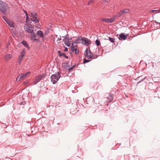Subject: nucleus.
<instances>
[{"label":"nucleus","mask_w":160,"mask_h":160,"mask_svg":"<svg viewBox=\"0 0 160 160\" xmlns=\"http://www.w3.org/2000/svg\"><path fill=\"white\" fill-rule=\"evenodd\" d=\"M84 55L88 59H92L93 58L92 53L88 48H87L85 50Z\"/></svg>","instance_id":"20e7f679"},{"label":"nucleus","mask_w":160,"mask_h":160,"mask_svg":"<svg viewBox=\"0 0 160 160\" xmlns=\"http://www.w3.org/2000/svg\"><path fill=\"white\" fill-rule=\"evenodd\" d=\"M2 18L6 22H7V21H8L9 20V19H8L7 17L6 16H3L2 17Z\"/></svg>","instance_id":"473e14b6"},{"label":"nucleus","mask_w":160,"mask_h":160,"mask_svg":"<svg viewBox=\"0 0 160 160\" xmlns=\"http://www.w3.org/2000/svg\"><path fill=\"white\" fill-rule=\"evenodd\" d=\"M25 31L29 33H32L34 31V28L30 23L27 24L24 26Z\"/></svg>","instance_id":"7ed1b4c3"},{"label":"nucleus","mask_w":160,"mask_h":160,"mask_svg":"<svg viewBox=\"0 0 160 160\" xmlns=\"http://www.w3.org/2000/svg\"><path fill=\"white\" fill-rule=\"evenodd\" d=\"M82 38L78 37L76 40L75 42L72 43V46L73 45L74 43H82Z\"/></svg>","instance_id":"2eb2a0df"},{"label":"nucleus","mask_w":160,"mask_h":160,"mask_svg":"<svg viewBox=\"0 0 160 160\" xmlns=\"http://www.w3.org/2000/svg\"><path fill=\"white\" fill-rule=\"evenodd\" d=\"M82 43L86 46H88L91 43L90 40L88 38H82Z\"/></svg>","instance_id":"6e6552de"},{"label":"nucleus","mask_w":160,"mask_h":160,"mask_svg":"<svg viewBox=\"0 0 160 160\" xmlns=\"http://www.w3.org/2000/svg\"><path fill=\"white\" fill-rule=\"evenodd\" d=\"M68 48H66L64 49V51H68Z\"/></svg>","instance_id":"a19ab883"},{"label":"nucleus","mask_w":160,"mask_h":160,"mask_svg":"<svg viewBox=\"0 0 160 160\" xmlns=\"http://www.w3.org/2000/svg\"><path fill=\"white\" fill-rule=\"evenodd\" d=\"M22 43L23 44V45L25 47L27 48L28 49H29L30 48L29 46L28 45V44L26 41H23L22 42Z\"/></svg>","instance_id":"aec40b11"},{"label":"nucleus","mask_w":160,"mask_h":160,"mask_svg":"<svg viewBox=\"0 0 160 160\" xmlns=\"http://www.w3.org/2000/svg\"><path fill=\"white\" fill-rule=\"evenodd\" d=\"M24 12H25V14H26V22H27V21H28V17L27 12V11H26L25 10L24 11Z\"/></svg>","instance_id":"c756f323"},{"label":"nucleus","mask_w":160,"mask_h":160,"mask_svg":"<svg viewBox=\"0 0 160 160\" xmlns=\"http://www.w3.org/2000/svg\"><path fill=\"white\" fill-rule=\"evenodd\" d=\"M26 75L25 73H22L19 75V76L17 78L16 80L17 81L19 82L21 80L24 79V78H26Z\"/></svg>","instance_id":"1a4fd4ad"},{"label":"nucleus","mask_w":160,"mask_h":160,"mask_svg":"<svg viewBox=\"0 0 160 160\" xmlns=\"http://www.w3.org/2000/svg\"><path fill=\"white\" fill-rule=\"evenodd\" d=\"M98 57V56L97 55H94L93 56V59H95L97 58Z\"/></svg>","instance_id":"e433bc0d"},{"label":"nucleus","mask_w":160,"mask_h":160,"mask_svg":"<svg viewBox=\"0 0 160 160\" xmlns=\"http://www.w3.org/2000/svg\"><path fill=\"white\" fill-rule=\"evenodd\" d=\"M20 105H22V104H24L23 103H22H22H20Z\"/></svg>","instance_id":"37998d69"},{"label":"nucleus","mask_w":160,"mask_h":160,"mask_svg":"<svg viewBox=\"0 0 160 160\" xmlns=\"http://www.w3.org/2000/svg\"><path fill=\"white\" fill-rule=\"evenodd\" d=\"M108 103H107V106H108Z\"/></svg>","instance_id":"49530a36"},{"label":"nucleus","mask_w":160,"mask_h":160,"mask_svg":"<svg viewBox=\"0 0 160 160\" xmlns=\"http://www.w3.org/2000/svg\"><path fill=\"white\" fill-rule=\"evenodd\" d=\"M60 73L58 72L57 74L52 75L50 77L51 82L53 84L56 83L61 77Z\"/></svg>","instance_id":"f03ea898"},{"label":"nucleus","mask_w":160,"mask_h":160,"mask_svg":"<svg viewBox=\"0 0 160 160\" xmlns=\"http://www.w3.org/2000/svg\"><path fill=\"white\" fill-rule=\"evenodd\" d=\"M156 11L155 10H151L150 12L152 13H155V12Z\"/></svg>","instance_id":"ea45409f"},{"label":"nucleus","mask_w":160,"mask_h":160,"mask_svg":"<svg viewBox=\"0 0 160 160\" xmlns=\"http://www.w3.org/2000/svg\"><path fill=\"white\" fill-rule=\"evenodd\" d=\"M108 39L109 41L112 43H114L115 42V39L113 38H112L111 37H108Z\"/></svg>","instance_id":"b1692460"},{"label":"nucleus","mask_w":160,"mask_h":160,"mask_svg":"<svg viewBox=\"0 0 160 160\" xmlns=\"http://www.w3.org/2000/svg\"><path fill=\"white\" fill-rule=\"evenodd\" d=\"M68 34L66 35L65 36L63 37L64 38L63 41L65 43L69 41V39L68 38Z\"/></svg>","instance_id":"f3484780"},{"label":"nucleus","mask_w":160,"mask_h":160,"mask_svg":"<svg viewBox=\"0 0 160 160\" xmlns=\"http://www.w3.org/2000/svg\"><path fill=\"white\" fill-rule=\"evenodd\" d=\"M29 83V82L28 81H26V82H24V84L25 85H27V84H28V83Z\"/></svg>","instance_id":"4c0bfd02"},{"label":"nucleus","mask_w":160,"mask_h":160,"mask_svg":"<svg viewBox=\"0 0 160 160\" xmlns=\"http://www.w3.org/2000/svg\"><path fill=\"white\" fill-rule=\"evenodd\" d=\"M65 63L66 64V65L65 66V68H66V69L68 70V68H69V67L67 65V64H68V63Z\"/></svg>","instance_id":"f704fd0d"},{"label":"nucleus","mask_w":160,"mask_h":160,"mask_svg":"<svg viewBox=\"0 0 160 160\" xmlns=\"http://www.w3.org/2000/svg\"><path fill=\"white\" fill-rule=\"evenodd\" d=\"M62 40L61 38L60 37H59L58 38V40L57 41L58 42L59 41L60 42H61V41Z\"/></svg>","instance_id":"c9c22d12"},{"label":"nucleus","mask_w":160,"mask_h":160,"mask_svg":"<svg viewBox=\"0 0 160 160\" xmlns=\"http://www.w3.org/2000/svg\"><path fill=\"white\" fill-rule=\"evenodd\" d=\"M95 43L98 46H99L100 44V42L99 40L98 39H97L95 41Z\"/></svg>","instance_id":"a878e982"},{"label":"nucleus","mask_w":160,"mask_h":160,"mask_svg":"<svg viewBox=\"0 0 160 160\" xmlns=\"http://www.w3.org/2000/svg\"><path fill=\"white\" fill-rule=\"evenodd\" d=\"M116 17V15H114L112 18L110 19L108 18V23H112L114 22L115 20Z\"/></svg>","instance_id":"4468645a"},{"label":"nucleus","mask_w":160,"mask_h":160,"mask_svg":"<svg viewBox=\"0 0 160 160\" xmlns=\"http://www.w3.org/2000/svg\"><path fill=\"white\" fill-rule=\"evenodd\" d=\"M90 61V60H87V59H86L85 58H84L83 60V63H85L87 62H89Z\"/></svg>","instance_id":"c85d7f7f"},{"label":"nucleus","mask_w":160,"mask_h":160,"mask_svg":"<svg viewBox=\"0 0 160 160\" xmlns=\"http://www.w3.org/2000/svg\"><path fill=\"white\" fill-rule=\"evenodd\" d=\"M106 97L104 98V100L107 102H112L113 99V95L111 93H107L106 95Z\"/></svg>","instance_id":"39448f33"},{"label":"nucleus","mask_w":160,"mask_h":160,"mask_svg":"<svg viewBox=\"0 0 160 160\" xmlns=\"http://www.w3.org/2000/svg\"><path fill=\"white\" fill-rule=\"evenodd\" d=\"M158 12H160V8L159 9H158Z\"/></svg>","instance_id":"79ce46f5"},{"label":"nucleus","mask_w":160,"mask_h":160,"mask_svg":"<svg viewBox=\"0 0 160 160\" xmlns=\"http://www.w3.org/2000/svg\"><path fill=\"white\" fill-rule=\"evenodd\" d=\"M146 77H145L144 78H143L142 79V80H141L140 81L137 83V84H138L139 83H140L141 82L143 81L146 78Z\"/></svg>","instance_id":"72a5a7b5"},{"label":"nucleus","mask_w":160,"mask_h":160,"mask_svg":"<svg viewBox=\"0 0 160 160\" xmlns=\"http://www.w3.org/2000/svg\"><path fill=\"white\" fill-rule=\"evenodd\" d=\"M75 47L76 46H72L71 47V50L72 52H74L75 54L77 55L79 52V50Z\"/></svg>","instance_id":"9b49d317"},{"label":"nucleus","mask_w":160,"mask_h":160,"mask_svg":"<svg viewBox=\"0 0 160 160\" xmlns=\"http://www.w3.org/2000/svg\"><path fill=\"white\" fill-rule=\"evenodd\" d=\"M6 22L10 27H14L13 22L10 20H9Z\"/></svg>","instance_id":"6ab92c4d"},{"label":"nucleus","mask_w":160,"mask_h":160,"mask_svg":"<svg viewBox=\"0 0 160 160\" xmlns=\"http://www.w3.org/2000/svg\"><path fill=\"white\" fill-rule=\"evenodd\" d=\"M31 16L30 18L31 21L34 22L35 23H36L39 22L38 19L37 17V15L36 13L35 12H32L31 13Z\"/></svg>","instance_id":"0eeeda50"},{"label":"nucleus","mask_w":160,"mask_h":160,"mask_svg":"<svg viewBox=\"0 0 160 160\" xmlns=\"http://www.w3.org/2000/svg\"><path fill=\"white\" fill-rule=\"evenodd\" d=\"M0 10L3 14H6L7 12L9 11V8L8 5L2 2V3L0 5Z\"/></svg>","instance_id":"f257e3e1"},{"label":"nucleus","mask_w":160,"mask_h":160,"mask_svg":"<svg viewBox=\"0 0 160 160\" xmlns=\"http://www.w3.org/2000/svg\"><path fill=\"white\" fill-rule=\"evenodd\" d=\"M22 60H23V57H21V56H19L18 58V63L19 64L21 63Z\"/></svg>","instance_id":"5701e85b"},{"label":"nucleus","mask_w":160,"mask_h":160,"mask_svg":"<svg viewBox=\"0 0 160 160\" xmlns=\"http://www.w3.org/2000/svg\"><path fill=\"white\" fill-rule=\"evenodd\" d=\"M123 13H128L129 12L130 10L128 9H126L123 10Z\"/></svg>","instance_id":"bb28decb"},{"label":"nucleus","mask_w":160,"mask_h":160,"mask_svg":"<svg viewBox=\"0 0 160 160\" xmlns=\"http://www.w3.org/2000/svg\"><path fill=\"white\" fill-rule=\"evenodd\" d=\"M4 57L5 58L6 60L8 61L9 60L12 58V56L11 54L7 53L5 55Z\"/></svg>","instance_id":"f8f14e48"},{"label":"nucleus","mask_w":160,"mask_h":160,"mask_svg":"<svg viewBox=\"0 0 160 160\" xmlns=\"http://www.w3.org/2000/svg\"><path fill=\"white\" fill-rule=\"evenodd\" d=\"M31 38L32 40H33L34 42H37L39 41V39H38L35 38L36 37V35L35 33L33 32L32 33H31Z\"/></svg>","instance_id":"9d476101"},{"label":"nucleus","mask_w":160,"mask_h":160,"mask_svg":"<svg viewBox=\"0 0 160 160\" xmlns=\"http://www.w3.org/2000/svg\"><path fill=\"white\" fill-rule=\"evenodd\" d=\"M94 0H90L88 2V4H90L91 3H94Z\"/></svg>","instance_id":"2f4dec72"},{"label":"nucleus","mask_w":160,"mask_h":160,"mask_svg":"<svg viewBox=\"0 0 160 160\" xmlns=\"http://www.w3.org/2000/svg\"><path fill=\"white\" fill-rule=\"evenodd\" d=\"M101 20L102 22L107 23H108V18H102L101 19Z\"/></svg>","instance_id":"4be33fe9"},{"label":"nucleus","mask_w":160,"mask_h":160,"mask_svg":"<svg viewBox=\"0 0 160 160\" xmlns=\"http://www.w3.org/2000/svg\"><path fill=\"white\" fill-rule=\"evenodd\" d=\"M65 44L68 47H69L71 45V43L69 41L68 42H67L65 43Z\"/></svg>","instance_id":"7c9ffc66"},{"label":"nucleus","mask_w":160,"mask_h":160,"mask_svg":"<svg viewBox=\"0 0 160 160\" xmlns=\"http://www.w3.org/2000/svg\"><path fill=\"white\" fill-rule=\"evenodd\" d=\"M25 52H26L25 49L22 50L21 53V54H20V56L23 57L25 55Z\"/></svg>","instance_id":"412c9836"},{"label":"nucleus","mask_w":160,"mask_h":160,"mask_svg":"<svg viewBox=\"0 0 160 160\" xmlns=\"http://www.w3.org/2000/svg\"><path fill=\"white\" fill-rule=\"evenodd\" d=\"M156 10V12H158V10Z\"/></svg>","instance_id":"c03bdc74"},{"label":"nucleus","mask_w":160,"mask_h":160,"mask_svg":"<svg viewBox=\"0 0 160 160\" xmlns=\"http://www.w3.org/2000/svg\"><path fill=\"white\" fill-rule=\"evenodd\" d=\"M75 67V65H74L72 66V67L71 68H68V71L70 72L71 70L73 69Z\"/></svg>","instance_id":"cd10ccee"},{"label":"nucleus","mask_w":160,"mask_h":160,"mask_svg":"<svg viewBox=\"0 0 160 160\" xmlns=\"http://www.w3.org/2000/svg\"><path fill=\"white\" fill-rule=\"evenodd\" d=\"M30 73V72H28L27 73H25V75H26V77L27 75H29Z\"/></svg>","instance_id":"58836bf2"},{"label":"nucleus","mask_w":160,"mask_h":160,"mask_svg":"<svg viewBox=\"0 0 160 160\" xmlns=\"http://www.w3.org/2000/svg\"><path fill=\"white\" fill-rule=\"evenodd\" d=\"M58 53L60 56H62L66 58H68V57L66 56L65 53L61 52L60 51L58 52Z\"/></svg>","instance_id":"dca6fc26"},{"label":"nucleus","mask_w":160,"mask_h":160,"mask_svg":"<svg viewBox=\"0 0 160 160\" xmlns=\"http://www.w3.org/2000/svg\"><path fill=\"white\" fill-rule=\"evenodd\" d=\"M46 76V74L44 73L37 76L33 82L34 85L37 84L38 82H39L42 78H44Z\"/></svg>","instance_id":"423d86ee"},{"label":"nucleus","mask_w":160,"mask_h":160,"mask_svg":"<svg viewBox=\"0 0 160 160\" xmlns=\"http://www.w3.org/2000/svg\"><path fill=\"white\" fill-rule=\"evenodd\" d=\"M123 11H121L119 12H118V17H120L123 14Z\"/></svg>","instance_id":"393cba45"},{"label":"nucleus","mask_w":160,"mask_h":160,"mask_svg":"<svg viewBox=\"0 0 160 160\" xmlns=\"http://www.w3.org/2000/svg\"><path fill=\"white\" fill-rule=\"evenodd\" d=\"M37 34L41 38H43V32L41 30L38 31L37 32Z\"/></svg>","instance_id":"a211bd4d"},{"label":"nucleus","mask_w":160,"mask_h":160,"mask_svg":"<svg viewBox=\"0 0 160 160\" xmlns=\"http://www.w3.org/2000/svg\"><path fill=\"white\" fill-rule=\"evenodd\" d=\"M118 38L120 40H125L127 38L124 34L123 33H122L119 35Z\"/></svg>","instance_id":"ddd939ff"},{"label":"nucleus","mask_w":160,"mask_h":160,"mask_svg":"<svg viewBox=\"0 0 160 160\" xmlns=\"http://www.w3.org/2000/svg\"><path fill=\"white\" fill-rule=\"evenodd\" d=\"M105 111L108 112V110H105Z\"/></svg>","instance_id":"a18cd8bd"}]
</instances>
